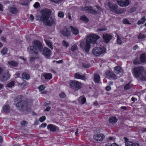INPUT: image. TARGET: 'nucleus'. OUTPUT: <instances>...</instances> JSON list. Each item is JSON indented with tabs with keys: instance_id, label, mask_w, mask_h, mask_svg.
I'll list each match as a JSON object with an SVG mask.
<instances>
[{
	"instance_id": "1",
	"label": "nucleus",
	"mask_w": 146,
	"mask_h": 146,
	"mask_svg": "<svg viewBox=\"0 0 146 146\" xmlns=\"http://www.w3.org/2000/svg\"><path fill=\"white\" fill-rule=\"evenodd\" d=\"M41 15H37L36 16L37 20H40L43 22L46 25L51 26L54 23V19L50 17V11L48 9H44L41 11Z\"/></svg>"
},
{
	"instance_id": "2",
	"label": "nucleus",
	"mask_w": 146,
	"mask_h": 146,
	"mask_svg": "<svg viewBox=\"0 0 146 146\" xmlns=\"http://www.w3.org/2000/svg\"><path fill=\"white\" fill-rule=\"evenodd\" d=\"M99 37L96 35H90L88 36L87 38L86 43L83 41H81L80 46L84 49L86 52H89L90 48V44L91 43H95Z\"/></svg>"
},
{
	"instance_id": "3",
	"label": "nucleus",
	"mask_w": 146,
	"mask_h": 146,
	"mask_svg": "<svg viewBox=\"0 0 146 146\" xmlns=\"http://www.w3.org/2000/svg\"><path fill=\"white\" fill-rule=\"evenodd\" d=\"M135 78L138 80H146V71L144 67L141 66L135 67L132 72Z\"/></svg>"
},
{
	"instance_id": "4",
	"label": "nucleus",
	"mask_w": 146,
	"mask_h": 146,
	"mask_svg": "<svg viewBox=\"0 0 146 146\" xmlns=\"http://www.w3.org/2000/svg\"><path fill=\"white\" fill-rule=\"evenodd\" d=\"M33 45L28 48V50L30 53L34 54L37 55L38 53V52L42 51L43 49V46L42 43L39 41L35 40L32 42Z\"/></svg>"
},
{
	"instance_id": "5",
	"label": "nucleus",
	"mask_w": 146,
	"mask_h": 146,
	"mask_svg": "<svg viewBox=\"0 0 146 146\" xmlns=\"http://www.w3.org/2000/svg\"><path fill=\"white\" fill-rule=\"evenodd\" d=\"M106 6H108L109 7L111 11L113 12L115 14H121L126 11V10L124 8L118 9V6L117 4H112L109 1L105 5L106 7Z\"/></svg>"
},
{
	"instance_id": "6",
	"label": "nucleus",
	"mask_w": 146,
	"mask_h": 146,
	"mask_svg": "<svg viewBox=\"0 0 146 146\" xmlns=\"http://www.w3.org/2000/svg\"><path fill=\"white\" fill-rule=\"evenodd\" d=\"M32 105V103L30 102L21 100L16 104V106L19 108H23V109H25L24 108H25V109L27 111L29 112L31 110V107Z\"/></svg>"
},
{
	"instance_id": "7",
	"label": "nucleus",
	"mask_w": 146,
	"mask_h": 146,
	"mask_svg": "<svg viewBox=\"0 0 146 146\" xmlns=\"http://www.w3.org/2000/svg\"><path fill=\"white\" fill-rule=\"evenodd\" d=\"M106 49L104 47H96L92 50V53L95 56H99L105 52Z\"/></svg>"
},
{
	"instance_id": "8",
	"label": "nucleus",
	"mask_w": 146,
	"mask_h": 146,
	"mask_svg": "<svg viewBox=\"0 0 146 146\" xmlns=\"http://www.w3.org/2000/svg\"><path fill=\"white\" fill-rule=\"evenodd\" d=\"M70 85L71 88L77 90L82 88L83 85L80 82L74 80L70 82Z\"/></svg>"
},
{
	"instance_id": "9",
	"label": "nucleus",
	"mask_w": 146,
	"mask_h": 146,
	"mask_svg": "<svg viewBox=\"0 0 146 146\" xmlns=\"http://www.w3.org/2000/svg\"><path fill=\"white\" fill-rule=\"evenodd\" d=\"M117 2L118 5L121 7H127L130 4L129 0H117Z\"/></svg>"
},
{
	"instance_id": "10",
	"label": "nucleus",
	"mask_w": 146,
	"mask_h": 146,
	"mask_svg": "<svg viewBox=\"0 0 146 146\" xmlns=\"http://www.w3.org/2000/svg\"><path fill=\"white\" fill-rule=\"evenodd\" d=\"M61 33L63 35L69 37L70 36L71 34L70 29L68 28L65 27L61 31Z\"/></svg>"
},
{
	"instance_id": "11",
	"label": "nucleus",
	"mask_w": 146,
	"mask_h": 146,
	"mask_svg": "<svg viewBox=\"0 0 146 146\" xmlns=\"http://www.w3.org/2000/svg\"><path fill=\"white\" fill-rule=\"evenodd\" d=\"M51 50L48 48L44 47L42 51V54L46 57H49L50 55Z\"/></svg>"
},
{
	"instance_id": "12",
	"label": "nucleus",
	"mask_w": 146,
	"mask_h": 146,
	"mask_svg": "<svg viewBox=\"0 0 146 146\" xmlns=\"http://www.w3.org/2000/svg\"><path fill=\"white\" fill-rule=\"evenodd\" d=\"M106 77L110 78L113 79H116L117 77L111 71H108L106 72Z\"/></svg>"
},
{
	"instance_id": "13",
	"label": "nucleus",
	"mask_w": 146,
	"mask_h": 146,
	"mask_svg": "<svg viewBox=\"0 0 146 146\" xmlns=\"http://www.w3.org/2000/svg\"><path fill=\"white\" fill-rule=\"evenodd\" d=\"M94 139L97 141H102L104 138V135L102 134H96L94 136Z\"/></svg>"
},
{
	"instance_id": "14",
	"label": "nucleus",
	"mask_w": 146,
	"mask_h": 146,
	"mask_svg": "<svg viewBox=\"0 0 146 146\" xmlns=\"http://www.w3.org/2000/svg\"><path fill=\"white\" fill-rule=\"evenodd\" d=\"M47 129L49 130L52 132H55L59 129L58 127L52 124L48 125L47 127Z\"/></svg>"
},
{
	"instance_id": "15",
	"label": "nucleus",
	"mask_w": 146,
	"mask_h": 146,
	"mask_svg": "<svg viewBox=\"0 0 146 146\" xmlns=\"http://www.w3.org/2000/svg\"><path fill=\"white\" fill-rule=\"evenodd\" d=\"M8 10L12 14H16L18 12V9L14 6L9 7Z\"/></svg>"
},
{
	"instance_id": "16",
	"label": "nucleus",
	"mask_w": 146,
	"mask_h": 146,
	"mask_svg": "<svg viewBox=\"0 0 146 146\" xmlns=\"http://www.w3.org/2000/svg\"><path fill=\"white\" fill-rule=\"evenodd\" d=\"M126 146H141L139 143L130 141H126L125 143Z\"/></svg>"
},
{
	"instance_id": "17",
	"label": "nucleus",
	"mask_w": 146,
	"mask_h": 146,
	"mask_svg": "<svg viewBox=\"0 0 146 146\" xmlns=\"http://www.w3.org/2000/svg\"><path fill=\"white\" fill-rule=\"evenodd\" d=\"M111 38L112 36L110 35L107 34L103 35V38L106 43H108Z\"/></svg>"
},
{
	"instance_id": "18",
	"label": "nucleus",
	"mask_w": 146,
	"mask_h": 146,
	"mask_svg": "<svg viewBox=\"0 0 146 146\" xmlns=\"http://www.w3.org/2000/svg\"><path fill=\"white\" fill-rule=\"evenodd\" d=\"M82 10L83 11H85L88 12L92 13H95V12L92 9V8L91 7L86 6L84 8H82Z\"/></svg>"
},
{
	"instance_id": "19",
	"label": "nucleus",
	"mask_w": 146,
	"mask_h": 146,
	"mask_svg": "<svg viewBox=\"0 0 146 146\" xmlns=\"http://www.w3.org/2000/svg\"><path fill=\"white\" fill-rule=\"evenodd\" d=\"M70 27L73 34L76 35L78 34L79 30L77 27H74L72 26H70Z\"/></svg>"
},
{
	"instance_id": "20",
	"label": "nucleus",
	"mask_w": 146,
	"mask_h": 146,
	"mask_svg": "<svg viewBox=\"0 0 146 146\" xmlns=\"http://www.w3.org/2000/svg\"><path fill=\"white\" fill-rule=\"evenodd\" d=\"M139 60L141 63H145L146 62V55L145 54L143 53L140 56Z\"/></svg>"
},
{
	"instance_id": "21",
	"label": "nucleus",
	"mask_w": 146,
	"mask_h": 146,
	"mask_svg": "<svg viewBox=\"0 0 146 146\" xmlns=\"http://www.w3.org/2000/svg\"><path fill=\"white\" fill-rule=\"evenodd\" d=\"M115 72L117 74H119L123 72V70L121 67L118 66H115L114 68Z\"/></svg>"
},
{
	"instance_id": "22",
	"label": "nucleus",
	"mask_w": 146,
	"mask_h": 146,
	"mask_svg": "<svg viewBox=\"0 0 146 146\" xmlns=\"http://www.w3.org/2000/svg\"><path fill=\"white\" fill-rule=\"evenodd\" d=\"M43 76L46 80L48 81L52 78V75L50 73H46L44 74Z\"/></svg>"
},
{
	"instance_id": "23",
	"label": "nucleus",
	"mask_w": 146,
	"mask_h": 146,
	"mask_svg": "<svg viewBox=\"0 0 146 146\" xmlns=\"http://www.w3.org/2000/svg\"><path fill=\"white\" fill-rule=\"evenodd\" d=\"M74 77L76 79L83 80L85 78V76L81 75L78 73H76L74 74Z\"/></svg>"
},
{
	"instance_id": "24",
	"label": "nucleus",
	"mask_w": 146,
	"mask_h": 146,
	"mask_svg": "<svg viewBox=\"0 0 146 146\" xmlns=\"http://www.w3.org/2000/svg\"><path fill=\"white\" fill-rule=\"evenodd\" d=\"M117 121V119L115 117H110L109 119V122L112 124L115 123Z\"/></svg>"
},
{
	"instance_id": "25",
	"label": "nucleus",
	"mask_w": 146,
	"mask_h": 146,
	"mask_svg": "<svg viewBox=\"0 0 146 146\" xmlns=\"http://www.w3.org/2000/svg\"><path fill=\"white\" fill-rule=\"evenodd\" d=\"M10 78V75L9 73H7L6 75H3L1 77V81H5Z\"/></svg>"
},
{
	"instance_id": "26",
	"label": "nucleus",
	"mask_w": 146,
	"mask_h": 146,
	"mask_svg": "<svg viewBox=\"0 0 146 146\" xmlns=\"http://www.w3.org/2000/svg\"><path fill=\"white\" fill-rule=\"evenodd\" d=\"M3 110L6 113L9 112L10 111L9 106L7 105H5L3 108Z\"/></svg>"
},
{
	"instance_id": "27",
	"label": "nucleus",
	"mask_w": 146,
	"mask_h": 146,
	"mask_svg": "<svg viewBox=\"0 0 146 146\" xmlns=\"http://www.w3.org/2000/svg\"><path fill=\"white\" fill-rule=\"evenodd\" d=\"M100 77L98 74H95L94 77V81L96 83H98L100 81Z\"/></svg>"
},
{
	"instance_id": "28",
	"label": "nucleus",
	"mask_w": 146,
	"mask_h": 146,
	"mask_svg": "<svg viewBox=\"0 0 146 146\" xmlns=\"http://www.w3.org/2000/svg\"><path fill=\"white\" fill-rule=\"evenodd\" d=\"M78 100L79 102L83 104L86 102V99L84 96H82L79 98Z\"/></svg>"
},
{
	"instance_id": "29",
	"label": "nucleus",
	"mask_w": 146,
	"mask_h": 146,
	"mask_svg": "<svg viewBox=\"0 0 146 146\" xmlns=\"http://www.w3.org/2000/svg\"><path fill=\"white\" fill-rule=\"evenodd\" d=\"M8 63L9 64L13 66H16L18 64V62L13 60L9 61Z\"/></svg>"
},
{
	"instance_id": "30",
	"label": "nucleus",
	"mask_w": 146,
	"mask_h": 146,
	"mask_svg": "<svg viewBox=\"0 0 146 146\" xmlns=\"http://www.w3.org/2000/svg\"><path fill=\"white\" fill-rule=\"evenodd\" d=\"M146 19L145 17H143L137 22V24L138 25L142 24L144 23Z\"/></svg>"
},
{
	"instance_id": "31",
	"label": "nucleus",
	"mask_w": 146,
	"mask_h": 146,
	"mask_svg": "<svg viewBox=\"0 0 146 146\" xmlns=\"http://www.w3.org/2000/svg\"><path fill=\"white\" fill-rule=\"evenodd\" d=\"M22 78L24 79L28 80L29 78V75L26 72H24L22 74Z\"/></svg>"
},
{
	"instance_id": "32",
	"label": "nucleus",
	"mask_w": 146,
	"mask_h": 146,
	"mask_svg": "<svg viewBox=\"0 0 146 146\" xmlns=\"http://www.w3.org/2000/svg\"><path fill=\"white\" fill-rule=\"evenodd\" d=\"M45 41L47 45L51 49H52L53 47L52 42L49 40H45Z\"/></svg>"
},
{
	"instance_id": "33",
	"label": "nucleus",
	"mask_w": 146,
	"mask_h": 146,
	"mask_svg": "<svg viewBox=\"0 0 146 146\" xmlns=\"http://www.w3.org/2000/svg\"><path fill=\"white\" fill-rule=\"evenodd\" d=\"M15 82L14 81H12L8 83L7 85V86L9 88H11L14 86Z\"/></svg>"
},
{
	"instance_id": "34",
	"label": "nucleus",
	"mask_w": 146,
	"mask_h": 146,
	"mask_svg": "<svg viewBox=\"0 0 146 146\" xmlns=\"http://www.w3.org/2000/svg\"><path fill=\"white\" fill-rule=\"evenodd\" d=\"M132 85L130 84V82L126 84L124 87V89L127 90L130 88L132 87Z\"/></svg>"
},
{
	"instance_id": "35",
	"label": "nucleus",
	"mask_w": 146,
	"mask_h": 146,
	"mask_svg": "<svg viewBox=\"0 0 146 146\" xmlns=\"http://www.w3.org/2000/svg\"><path fill=\"white\" fill-rule=\"evenodd\" d=\"M80 19L86 22H88L89 21L88 19L84 15H83L80 18Z\"/></svg>"
},
{
	"instance_id": "36",
	"label": "nucleus",
	"mask_w": 146,
	"mask_h": 146,
	"mask_svg": "<svg viewBox=\"0 0 146 146\" xmlns=\"http://www.w3.org/2000/svg\"><path fill=\"white\" fill-rule=\"evenodd\" d=\"M133 63L135 65L140 64H141L140 60H139L138 58H136L134 59L133 61Z\"/></svg>"
},
{
	"instance_id": "37",
	"label": "nucleus",
	"mask_w": 146,
	"mask_h": 146,
	"mask_svg": "<svg viewBox=\"0 0 146 146\" xmlns=\"http://www.w3.org/2000/svg\"><path fill=\"white\" fill-rule=\"evenodd\" d=\"M7 49L4 48L1 50V53L2 55H4L7 53Z\"/></svg>"
},
{
	"instance_id": "38",
	"label": "nucleus",
	"mask_w": 146,
	"mask_h": 146,
	"mask_svg": "<svg viewBox=\"0 0 146 146\" xmlns=\"http://www.w3.org/2000/svg\"><path fill=\"white\" fill-rule=\"evenodd\" d=\"M123 23L125 24L131 25V23L129 21L126 19H123L122 21Z\"/></svg>"
},
{
	"instance_id": "39",
	"label": "nucleus",
	"mask_w": 146,
	"mask_h": 146,
	"mask_svg": "<svg viewBox=\"0 0 146 146\" xmlns=\"http://www.w3.org/2000/svg\"><path fill=\"white\" fill-rule=\"evenodd\" d=\"M58 16L59 17L63 18L64 16L63 13L62 11H59L58 14Z\"/></svg>"
},
{
	"instance_id": "40",
	"label": "nucleus",
	"mask_w": 146,
	"mask_h": 146,
	"mask_svg": "<svg viewBox=\"0 0 146 146\" xmlns=\"http://www.w3.org/2000/svg\"><path fill=\"white\" fill-rule=\"evenodd\" d=\"M82 66L85 68H88L90 67V65L89 64L83 63Z\"/></svg>"
},
{
	"instance_id": "41",
	"label": "nucleus",
	"mask_w": 146,
	"mask_h": 146,
	"mask_svg": "<svg viewBox=\"0 0 146 146\" xmlns=\"http://www.w3.org/2000/svg\"><path fill=\"white\" fill-rule=\"evenodd\" d=\"M62 44L64 46H65L66 47H67L69 45L68 43L66 42V41L65 40H63L62 41Z\"/></svg>"
},
{
	"instance_id": "42",
	"label": "nucleus",
	"mask_w": 146,
	"mask_h": 146,
	"mask_svg": "<svg viewBox=\"0 0 146 146\" xmlns=\"http://www.w3.org/2000/svg\"><path fill=\"white\" fill-rule=\"evenodd\" d=\"M46 119V117L44 116H43L42 117H40L39 119V121L41 122H43Z\"/></svg>"
},
{
	"instance_id": "43",
	"label": "nucleus",
	"mask_w": 146,
	"mask_h": 146,
	"mask_svg": "<svg viewBox=\"0 0 146 146\" xmlns=\"http://www.w3.org/2000/svg\"><path fill=\"white\" fill-rule=\"evenodd\" d=\"M77 48V46L76 45H73L71 48V50L73 51L76 50Z\"/></svg>"
},
{
	"instance_id": "44",
	"label": "nucleus",
	"mask_w": 146,
	"mask_h": 146,
	"mask_svg": "<svg viewBox=\"0 0 146 146\" xmlns=\"http://www.w3.org/2000/svg\"><path fill=\"white\" fill-rule=\"evenodd\" d=\"M45 88V87L43 85H41L39 86L38 88V89L42 91Z\"/></svg>"
},
{
	"instance_id": "45",
	"label": "nucleus",
	"mask_w": 146,
	"mask_h": 146,
	"mask_svg": "<svg viewBox=\"0 0 146 146\" xmlns=\"http://www.w3.org/2000/svg\"><path fill=\"white\" fill-rule=\"evenodd\" d=\"M59 96L61 98H63L65 97L66 95L64 92H62L60 94Z\"/></svg>"
},
{
	"instance_id": "46",
	"label": "nucleus",
	"mask_w": 146,
	"mask_h": 146,
	"mask_svg": "<svg viewBox=\"0 0 146 146\" xmlns=\"http://www.w3.org/2000/svg\"><path fill=\"white\" fill-rule=\"evenodd\" d=\"M117 42L119 44H121L122 43L121 38L118 36L117 37Z\"/></svg>"
},
{
	"instance_id": "47",
	"label": "nucleus",
	"mask_w": 146,
	"mask_h": 146,
	"mask_svg": "<svg viewBox=\"0 0 146 146\" xmlns=\"http://www.w3.org/2000/svg\"><path fill=\"white\" fill-rule=\"evenodd\" d=\"M145 37V36H144L143 35H142L141 34H139V36H138V39H142Z\"/></svg>"
},
{
	"instance_id": "48",
	"label": "nucleus",
	"mask_w": 146,
	"mask_h": 146,
	"mask_svg": "<svg viewBox=\"0 0 146 146\" xmlns=\"http://www.w3.org/2000/svg\"><path fill=\"white\" fill-rule=\"evenodd\" d=\"M21 123L22 126H25L27 124V123L26 121H23L21 122Z\"/></svg>"
},
{
	"instance_id": "49",
	"label": "nucleus",
	"mask_w": 146,
	"mask_h": 146,
	"mask_svg": "<svg viewBox=\"0 0 146 146\" xmlns=\"http://www.w3.org/2000/svg\"><path fill=\"white\" fill-rule=\"evenodd\" d=\"M106 30V29L105 28H102V29H99L97 30V32L103 31Z\"/></svg>"
},
{
	"instance_id": "50",
	"label": "nucleus",
	"mask_w": 146,
	"mask_h": 146,
	"mask_svg": "<svg viewBox=\"0 0 146 146\" xmlns=\"http://www.w3.org/2000/svg\"><path fill=\"white\" fill-rule=\"evenodd\" d=\"M39 4L38 2H36L34 5V7L35 8H37L39 7Z\"/></svg>"
},
{
	"instance_id": "51",
	"label": "nucleus",
	"mask_w": 146,
	"mask_h": 146,
	"mask_svg": "<svg viewBox=\"0 0 146 146\" xmlns=\"http://www.w3.org/2000/svg\"><path fill=\"white\" fill-rule=\"evenodd\" d=\"M1 40L3 42H6V38L3 36H2L0 38Z\"/></svg>"
},
{
	"instance_id": "52",
	"label": "nucleus",
	"mask_w": 146,
	"mask_h": 146,
	"mask_svg": "<svg viewBox=\"0 0 146 146\" xmlns=\"http://www.w3.org/2000/svg\"><path fill=\"white\" fill-rule=\"evenodd\" d=\"M47 124L45 123H42L40 125V127H45L46 126Z\"/></svg>"
},
{
	"instance_id": "53",
	"label": "nucleus",
	"mask_w": 146,
	"mask_h": 146,
	"mask_svg": "<svg viewBox=\"0 0 146 146\" xmlns=\"http://www.w3.org/2000/svg\"><path fill=\"white\" fill-rule=\"evenodd\" d=\"M131 101H133V102H135V101L137 100V99L136 98H135L134 97H133L131 98Z\"/></svg>"
},
{
	"instance_id": "54",
	"label": "nucleus",
	"mask_w": 146,
	"mask_h": 146,
	"mask_svg": "<svg viewBox=\"0 0 146 146\" xmlns=\"http://www.w3.org/2000/svg\"><path fill=\"white\" fill-rule=\"evenodd\" d=\"M106 89L107 91H109L111 89V88L110 86H107L106 88Z\"/></svg>"
},
{
	"instance_id": "55",
	"label": "nucleus",
	"mask_w": 146,
	"mask_h": 146,
	"mask_svg": "<svg viewBox=\"0 0 146 146\" xmlns=\"http://www.w3.org/2000/svg\"><path fill=\"white\" fill-rule=\"evenodd\" d=\"M51 109V107L50 106L47 107L45 109V111H49Z\"/></svg>"
},
{
	"instance_id": "56",
	"label": "nucleus",
	"mask_w": 146,
	"mask_h": 146,
	"mask_svg": "<svg viewBox=\"0 0 146 146\" xmlns=\"http://www.w3.org/2000/svg\"><path fill=\"white\" fill-rule=\"evenodd\" d=\"M56 62L57 63H62L63 62V61L62 60L58 61L54 60L53 61V62Z\"/></svg>"
},
{
	"instance_id": "57",
	"label": "nucleus",
	"mask_w": 146,
	"mask_h": 146,
	"mask_svg": "<svg viewBox=\"0 0 146 146\" xmlns=\"http://www.w3.org/2000/svg\"><path fill=\"white\" fill-rule=\"evenodd\" d=\"M96 7L97 8L98 10H99V11H102V9L99 6H98V5H96Z\"/></svg>"
},
{
	"instance_id": "58",
	"label": "nucleus",
	"mask_w": 146,
	"mask_h": 146,
	"mask_svg": "<svg viewBox=\"0 0 146 146\" xmlns=\"http://www.w3.org/2000/svg\"><path fill=\"white\" fill-rule=\"evenodd\" d=\"M141 131L142 132H146V128H142L141 129Z\"/></svg>"
},
{
	"instance_id": "59",
	"label": "nucleus",
	"mask_w": 146,
	"mask_h": 146,
	"mask_svg": "<svg viewBox=\"0 0 146 146\" xmlns=\"http://www.w3.org/2000/svg\"><path fill=\"white\" fill-rule=\"evenodd\" d=\"M68 18L70 20H72L71 17V15L70 13H69L68 14Z\"/></svg>"
},
{
	"instance_id": "60",
	"label": "nucleus",
	"mask_w": 146,
	"mask_h": 146,
	"mask_svg": "<svg viewBox=\"0 0 146 146\" xmlns=\"http://www.w3.org/2000/svg\"><path fill=\"white\" fill-rule=\"evenodd\" d=\"M52 1L54 2V3H58L59 1H61V0H52Z\"/></svg>"
},
{
	"instance_id": "61",
	"label": "nucleus",
	"mask_w": 146,
	"mask_h": 146,
	"mask_svg": "<svg viewBox=\"0 0 146 146\" xmlns=\"http://www.w3.org/2000/svg\"><path fill=\"white\" fill-rule=\"evenodd\" d=\"M20 75V74L19 73H17L15 75V78H17Z\"/></svg>"
},
{
	"instance_id": "62",
	"label": "nucleus",
	"mask_w": 146,
	"mask_h": 146,
	"mask_svg": "<svg viewBox=\"0 0 146 146\" xmlns=\"http://www.w3.org/2000/svg\"><path fill=\"white\" fill-rule=\"evenodd\" d=\"M3 10V6L0 4V11H2Z\"/></svg>"
},
{
	"instance_id": "63",
	"label": "nucleus",
	"mask_w": 146,
	"mask_h": 146,
	"mask_svg": "<svg viewBox=\"0 0 146 146\" xmlns=\"http://www.w3.org/2000/svg\"><path fill=\"white\" fill-rule=\"evenodd\" d=\"M30 19L31 20L33 21L34 19L33 15H31L30 17Z\"/></svg>"
},
{
	"instance_id": "64",
	"label": "nucleus",
	"mask_w": 146,
	"mask_h": 146,
	"mask_svg": "<svg viewBox=\"0 0 146 146\" xmlns=\"http://www.w3.org/2000/svg\"><path fill=\"white\" fill-rule=\"evenodd\" d=\"M111 146H119L117 145L116 143H113L112 144Z\"/></svg>"
}]
</instances>
